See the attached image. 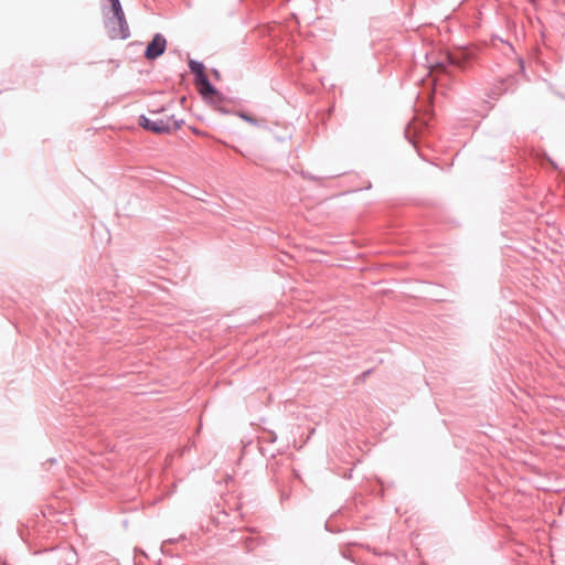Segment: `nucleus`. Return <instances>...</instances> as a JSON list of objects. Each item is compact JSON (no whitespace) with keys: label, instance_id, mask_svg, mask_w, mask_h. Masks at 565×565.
<instances>
[{"label":"nucleus","instance_id":"nucleus-4","mask_svg":"<svg viewBox=\"0 0 565 565\" xmlns=\"http://www.w3.org/2000/svg\"><path fill=\"white\" fill-rule=\"evenodd\" d=\"M190 70L196 76V82L206 76L204 74V65L200 62L191 61Z\"/></svg>","mask_w":565,"mask_h":565},{"label":"nucleus","instance_id":"nucleus-7","mask_svg":"<svg viewBox=\"0 0 565 565\" xmlns=\"http://www.w3.org/2000/svg\"><path fill=\"white\" fill-rule=\"evenodd\" d=\"M241 117L252 124H256V120L247 115H241Z\"/></svg>","mask_w":565,"mask_h":565},{"label":"nucleus","instance_id":"nucleus-2","mask_svg":"<svg viewBox=\"0 0 565 565\" xmlns=\"http://www.w3.org/2000/svg\"><path fill=\"white\" fill-rule=\"evenodd\" d=\"M113 7V18L108 20L107 26L113 39H126L129 35L128 23L121 9L119 0H109Z\"/></svg>","mask_w":565,"mask_h":565},{"label":"nucleus","instance_id":"nucleus-5","mask_svg":"<svg viewBox=\"0 0 565 565\" xmlns=\"http://www.w3.org/2000/svg\"><path fill=\"white\" fill-rule=\"evenodd\" d=\"M198 85H199V89L202 94H213L214 93V88L213 86L211 85V83L209 82L207 77H203L201 78L200 81L196 82Z\"/></svg>","mask_w":565,"mask_h":565},{"label":"nucleus","instance_id":"nucleus-1","mask_svg":"<svg viewBox=\"0 0 565 565\" xmlns=\"http://www.w3.org/2000/svg\"><path fill=\"white\" fill-rule=\"evenodd\" d=\"M152 117L141 116L139 124L147 130L154 134H164L178 130L181 127L182 120L175 119L173 115L164 114V110L152 113Z\"/></svg>","mask_w":565,"mask_h":565},{"label":"nucleus","instance_id":"nucleus-6","mask_svg":"<svg viewBox=\"0 0 565 565\" xmlns=\"http://www.w3.org/2000/svg\"><path fill=\"white\" fill-rule=\"evenodd\" d=\"M444 71H445V66L441 63H438V64L431 66V68H430V76L433 77L434 84L437 81L436 74L439 73V72H444Z\"/></svg>","mask_w":565,"mask_h":565},{"label":"nucleus","instance_id":"nucleus-9","mask_svg":"<svg viewBox=\"0 0 565 565\" xmlns=\"http://www.w3.org/2000/svg\"><path fill=\"white\" fill-rule=\"evenodd\" d=\"M193 132H194L195 135H199V136H203V135H204L203 132H201V131H200V130H198V129H193Z\"/></svg>","mask_w":565,"mask_h":565},{"label":"nucleus","instance_id":"nucleus-3","mask_svg":"<svg viewBox=\"0 0 565 565\" xmlns=\"http://www.w3.org/2000/svg\"><path fill=\"white\" fill-rule=\"evenodd\" d=\"M167 41L163 35L156 34L152 41L148 44L146 49L145 56L148 60H154L163 54L166 51Z\"/></svg>","mask_w":565,"mask_h":565},{"label":"nucleus","instance_id":"nucleus-8","mask_svg":"<svg viewBox=\"0 0 565 565\" xmlns=\"http://www.w3.org/2000/svg\"><path fill=\"white\" fill-rule=\"evenodd\" d=\"M448 60L451 64H458V62L451 55L448 56Z\"/></svg>","mask_w":565,"mask_h":565}]
</instances>
